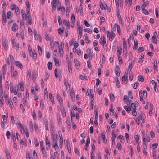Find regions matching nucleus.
I'll return each mask as SVG.
<instances>
[{"instance_id":"1","label":"nucleus","mask_w":159,"mask_h":159,"mask_svg":"<svg viewBox=\"0 0 159 159\" xmlns=\"http://www.w3.org/2000/svg\"><path fill=\"white\" fill-rule=\"evenodd\" d=\"M106 33L107 37L109 38L110 41H112L115 37V33L114 32L112 31L111 32L108 31Z\"/></svg>"},{"instance_id":"2","label":"nucleus","mask_w":159,"mask_h":159,"mask_svg":"<svg viewBox=\"0 0 159 159\" xmlns=\"http://www.w3.org/2000/svg\"><path fill=\"white\" fill-rule=\"evenodd\" d=\"M16 125H18L19 126L21 133L22 134H24V132L27 129L25 126L23 125L20 122L17 123H16Z\"/></svg>"},{"instance_id":"3","label":"nucleus","mask_w":159,"mask_h":159,"mask_svg":"<svg viewBox=\"0 0 159 159\" xmlns=\"http://www.w3.org/2000/svg\"><path fill=\"white\" fill-rule=\"evenodd\" d=\"M11 43L13 47H15L16 48V51L17 52H19L20 51V45L19 43L16 44V42L14 39H11Z\"/></svg>"},{"instance_id":"4","label":"nucleus","mask_w":159,"mask_h":159,"mask_svg":"<svg viewBox=\"0 0 159 159\" xmlns=\"http://www.w3.org/2000/svg\"><path fill=\"white\" fill-rule=\"evenodd\" d=\"M99 43L101 45H102L103 46L104 48H105V47H107L106 40V38L105 36H104L103 37L102 39V38H101L100 39Z\"/></svg>"},{"instance_id":"5","label":"nucleus","mask_w":159,"mask_h":159,"mask_svg":"<svg viewBox=\"0 0 159 159\" xmlns=\"http://www.w3.org/2000/svg\"><path fill=\"white\" fill-rule=\"evenodd\" d=\"M115 73L117 76H119L120 75V72H121L120 67L118 65L116 66L115 69Z\"/></svg>"},{"instance_id":"6","label":"nucleus","mask_w":159,"mask_h":159,"mask_svg":"<svg viewBox=\"0 0 159 159\" xmlns=\"http://www.w3.org/2000/svg\"><path fill=\"white\" fill-rule=\"evenodd\" d=\"M46 148L47 150H48L50 147V141L48 137H45Z\"/></svg>"},{"instance_id":"7","label":"nucleus","mask_w":159,"mask_h":159,"mask_svg":"<svg viewBox=\"0 0 159 159\" xmlns=\"http://www.w3.org/2000/svg\"><path fill=\"white\" fill-rule=\"evenodd\" d=\"M116 7L118 8L119 6L120 7H123V0H115Z\"/></svg>"},{"instance_id":"8","label":"nucleus","mask_w":159,"mask_h":159,"mask_svg":"<svg viewBox=\"0 0 159 159\" xmlns=\"http://www.w3.org/2000/svg\"><path fill=\"white\" fill-rule=\"evenodd\" d=\"M4 98L6 102L7 105H8V104L12 102L11 99L8 98L7 95H5L4 96Z\"/></svg>"},{"instance_id":"9","label":"nucleus","mask_w":159,"mask_h":159,"mask_svg":"<svg viewBox=\"0 0 159 159\" xmlns=\"http://www.w3.org/2000/svg\"><path fill=\"white\" fill-rule=\"evenodd\" d=\"M6 40L5 38H4L2 39V44L4 47L5 50L7 51L8 49V44L6 42Z\"/></svg>"},{"instance_id":"10","label":"nucleus","mask_w":159,"mask_h":159,"mask_svg":"<svg viewBox=\"0 0 159 159\" xmlns=\"http://www.w3.org/2000/svg\"><path fill=\"white\" fill-rule=\"evenodd\" d=\"M18 25H17L16 23H14L13 24V25L11 28L12 31L13 32H16V31L18 30Z\"/></svg>"},{"instance_id":"11","label":"nucleus","mask_w":159,"mask_h":159,"mask_svg":"<svg viewBox=\"0 0 159 159\" xmlns=\"http://www.w3.org/2000/svg\"><path fill=\"white\" fill-rule=\"evenodd\" d=\"M117 56L121 55L122 52V48L121 46H119L117 48Z\"/></svg>"},{"instance_id":"12","label":"nucleus","mask_w":159,"mask_h":159,"mask_svg":"<svg viewBox=\"0 0 159 159\" xmlns=\"http://www.w3.org/2000/svg\"><path fill=\"white\" fill-rule=\"evenodd\" d=\"M57 98L58 101H59L60 105L61 106H63V100L61 97L59 95V94H57Z\"/></svg>"},{"instance_id":"13","label":"nucleus","mask_w":159,"mask_h":159,"mask_svg":"<svg viewBox=\"0 0 159 159\" xmlns=\"http://www.w3.org/2000/svg\"><path fill=\"white\" fill-rule=\"evenodd\" d=\"M116 26L117 27V32L119 35L121 33V30L120 26L117 24H115V30H116Z\"/></svg>"},{"instance_id":"14","label":"nucleus","mask_w":159,"mask_h":159,"mask_svg":"<svg viewBox=\"0 0 159 159\" xmlns=\"http://www.w3.org/2000/svg\"><path fill=\"white\" fill-rule=\"evenodd\" d=\"M27 78L29 81H31V70H28L27 72Z\"/></svg>"},{"instance_id":"15","label":"nucleus","mask_w":159,"mask_h":159,"mask_svg":"<svg viewBox=\"0 0 159 159\" xmlns=\"http://www.w3.org/2000/svg\"><path fill=\"white\" fill-rule=\"evenodd\" d=\"M32 76L33 78L32 80L33 82L34 83H35L36 79V73L35 71H34L33 72Z\"/></svg>"},{"instance_id":"16","label":"nucleus","mask_w":159,"mask_h":159,"mask_svg":"<svg viewBox=\"0 0 159 159\" xmlns=\"http://www.w3.org/2000/svg\"><path fill=\"white\" fill-rule=\"evenodd\" d=\"M63 24L66 26L67 27L68 29H69L70 26V22L66 20H64L63 21Z\"/></svg>"},{"instance_id":"17","label":"nucleus","mask_w":159,"mask_h":159,"mask_svg":"<svg viewBox=\"0 0 159 159\" xmlns=\"http://www.w3.org/2000/svg\"><path fill=\"white\" fill-rule=\"evenodd\" d=\"M41 152L43 154V155L44 157L47 158V152L45 149V148H43L41 149Z\"/></svg>"},{"instance_id":"18","label":"nucleus","mask_w":159,"mask_h":159,"mask_svg":"<svg viewBox=\"0 0 159 159\" xmlns=\"http://www.w3.org/2000/svg\"><path fill=\"white\" fill-rule=\"evenodd\" d=\"M26 19L29 24L31 25L32 24V18L31 15H27Z\"/></svg>"},{"instance_id":"19","label":"nucleus","mask_w":159,"mask_h":159,"mask_svg":"<svg viewBox=\"0 0 159 159\" xmlns=\"http://www.w3.org/2000/svg\"><path fill=\"white\" fill-rule=\"evenodd\" d=\"M49 98L51 102H52V104L54 105V97L52 96V93H50L49 94Z\"/></svg>"},{"instance_id":"20","label":"nucleus","mask_w":159,"mask_h":159,"mask_svg":"<svg viewBox=\"0 0 159 159\" xmlns=\"http://www.w3.org/2000/svg\"><path fill=\"white\" fill-rule=\"evenodd\" d=\"M4 152L6 155L7 159H11V157L10 155V153L8 151V150L7 149H6L4 151Z\"/></svg>"},{"instance_id":"21","label":"nucleus","mask_w":159,"mask_h":159,"mask_svg":"<svg viewBox=\"0 0 159 159\" xmlns=\"http://www.w3.org/2000/svg\"><path fill=\"white\" fill-rule=\"evenodd\" d=\"M138 48V41L136 39H135L134 41V46L133 47V49L136 50Z\"/></svg>"},{"instance_id":"22","label":"nucleus","mask_w":159,"mask_h":159,"mask_svg":"<svg viewBox=\"0 0 159 159\" xmlns=\"http://www.w3.org/2000/svg\"><path fill=\"white\" fill-rule=\"evenodd\" d=\"M128 77L127 73L126 72L124 73V75L122 77V80L123 82H125L126 80H127Z\"/></svg>"},{"instance_id":"23","label":"nucleus","mask_w":159,"mask_h":159,"mask_svg":"<svg viewBox=\"0 0 159 159\" xmlns=\"http://www.w3.org/2000/svg\"><path fill=\"white\" fill-rule=\"evenodd\" d=\"M74 62L75 63L76 67L78 69L80 67V65L78 61L76 59H74Z\"/></svg>"},{"instance_id":"24","label":"nucleus","mask_w":159,"mask_h":159,"mask_svg":"<svg viewBox=\"0 0 159 159\" xmlns=\"http://www.w3.org/2000/svg\"><path fill=\"white\" fill-rule=\"evenodd\" d=\"M53 60L54 61L55 64L56 66H58L60 65L59 61L58 59L54 57L53 58Z\"/></svg>"},{"instance_id":"25","label":"nucleus","mask_w":159,"mask_h":159,"mask_svg":"<svg viewBox=\"0 0 159 159\" xmlns=\"http://www.w3.org/2000/svg\"><path fill=\"white\" fill-rule=\"evenodd\" d=\"M116 86L117 88H120V84L117 78H116L115 80Z\"/></svg>"},{"instance_id":"26","label":"nucleus","mask_w":159,"mask_h":159,"mask_svg":"<svg viewBox=\"0 0 159 159\" xmlns=\"http://www.w3.org/2000/svg\"><path fill=\"white\" fill-rule=\"evenodd\" d=\"M101 137L103 141V143H106L107 142V140L105 137V134L104 133L101 134Z\"/></svg>"},{"instance_id":"27","label":"nucleus","mask_w":159,"mask_h":159,"mask_svg":"<svg viewBox=\"0 0 159 159\" xmlns=\"http://www.w3.org/2000/svg\"><path fill=\"white\" fill-rule=\"evenodd\" d=\"M94 116L95 118V120H98V115L97 108H95V111L94 112Z\"/></svg>"},{"instance_id":"28","label":"nucleus","mask_w":159,"mask_h":159,"mask_svg":"<svg viewBox=\"0 0 159 159\" xmlns=\"http://www.w3.org/2000/svg\"><path fill=\"white\" fill-rule=\"evenodd\" d=\"M68 70L70 73V75L72 74V70L71 68V63H69L68 66Z\"/></svg>"},{"instance_id":"29","label":"nucleus","mask_w":159,"mask_h":159,"mask_svg":"<svg viewBox=\"0 0 159 159\" xmlns=\"http://www.w3.org/2000/svg\"><path fill=\"white\" fill-rule=\"evenodd\" d=\"M132 2V0H125V4L127 5H128L129 7L131 6Z\"/></svg>"},{"instance_id":"30","label":"nucleus","mask_w":159,"mask_h":159,"mask_svg":"<svg viewBox=\"0 0 159 159\" xmlns=\"http://www.w3.org/2000/svg\"><path fill=\"white\" fill-rule=\"evenodd\" d=\"M66 141V142H67V146L68 152L69 153H71V150L70 144L69 143L68 140H67V141Z\"/></svg>"},{"instance_id":"31","label":"nucleus","mask_w":159,"mask_h":159,"mask_svg":"<svg viewBox=\"0 0 159 159\" xmlns=\"http://www.w3.org/2000/svg\"><path fill=\"white\" fill-rule=\"evenodd\" d=\"M18 72L16 70L13 71L12 73H11V76L12 77H14L16 78L17 76Z\"/></svg>"},{"instance_id":"32","label":"nucleus","mask_w":159,"mask_h":159,"mask_svg":"<svg viewBox=\"0 0 159 159\" xmlns=\"http://www.w3.org/2000/svg\"><path fill=\"white\" fill-rule=\"evenodd\" d=\"M77 31L79 32L80 30L81 32H82L83 28L80 25V23H77Z\"/></svg>"},{"instance_id":"33","label":"nucleus","mask_w":159,"mask_h":159,"mask_svg":"<svg viewBox=\"0 0 159 159\" xmlns=\"http://www.w3.org/2000/svg\"><path fill=\"white\" fill-rule=\"evenodd\" d=\"M16 65L17 66L19 67L20 69L22 70L23 69V66L22 64L20 63L19 62L17 61L16 62Z\"/></svg>"},{"instance_id":"34","label":"nucleus","mask_w":159,"mask_h":159,"mask_svg":"<svg viewBox=\"0 0 159 159\" xmlns=\"http://www.w3.org/2000/svg\"><path fill=\"white\" fill-rule=\"evenodd\" d=\"M19 85L21 90L22 91H23L24 90V84L23 82H20L19 84Z\"/></svg>"},{"instance_id":"35","label":"nucleus","mask_w":159,"mask_h":159,"mask_svg":"<svg viewBox=\"0 0 159 159\" xmlns=\"http://www.w3.org/2000/svg\"><path fill=\"white\" fill-rule=\"evenodd\" d=\"M61 107H62V109H61V113L63 116V117H65L66 116V113L65 110L63 106Z\"/></svg>"},{"instance_id":"36","label":"nucleus","mask_w":159,"mask_h":159,"mask_svg":"<svg viewBox=\"0 0 159 159\" xmlns=\"http://www.w3.org/2000/svg\"><path fill=\"white\" fill-rule=\"evenodd\" d=\"M134 137L137 143L138 144H139V136L138 135H135L134 136Z\"/></svg>"},{"instance_id":"37","label":"nucleus","mask_w":159,"mask_h":159,"mask_svg":"<svg viewBox=\"0 0 159 159\" xmlns=\"http://www.w3.org/2000/svg\"><path fill=\"white\" fill-rule=\"evenodd\" d=\"M52 139H55V130L50 131Z\"/></svg>"},{"instance_id":"38","label":"nucleus","mask_w":159,"mask_h":159,"mask_svg":"<svg viewBox=\"0 0 159 159\" xmlns=\"http://www.w3.org/2000/svg\"><path fill=\"white\" fill-rule=\"evenodd\" d=\"M12 13L11 11H9L7 13V17L8 19L11 18L12 16Z\"/></svg>"},{"instance_id":"39","label":"nucleus","mask_w":159,"mask_h":159,"mask_svg":"<svg viewBox=\"0 0 159 159\" xmlns=\"http://www.w3.org/2000/svg\"><path fill=\"white\" fill-rule=\"evenodd\" d=\"M52 66V63L51 62H49L47 64L48 68L49 70H51Z\"/></svg>"},{"instance_id":"40","label":"nucleus","mask_w":159,"mask_h":159,"mask_svg":"<svg viewBox=\"0 0 159 159\" xmlns=\"http://www.w3.org/2000/svg\"><path fill=\"white\" fill-rule=\"evenodd\" d=\"M38 50L39 55L41 56L42 54V49L39 46H38Z\"/></svg>"},{"instance_id":"41","label":"nucleus","mask_w":159,"mask_h":159,"mask_svg":"<svg viewBox=\"0 0 159 159\" xmlns=\"http://www.w3.org/2000/svg\"><path fill=\"white\" fill-rule=\"evenodd\" d=\"M2 22L3 24V25H5V24L7 22V20H6V16H4V17H2Z\"/></svg>"},{"instance_id":"42","label":"nucleus","mask_w":159,"mask_h":159,"mask_svg":"<svg viewBox=\"0 0 159 159\" xmlns=\"http://www.w3.org/2000/svg\"><path fill=\"white\" fill-rule=\"evenodd\" d=\"M118 60L119 61V64L120 65H121L123 63V60L122 57L120 56H117Z\"/></svg>"},{"instance_id":"43","label":"nucleus","mask_w":159,"mask_h":159,"mask_svg":"<svg viewBox=\"0 0 159 159\" xmlns=\"http://www.w3.org/2000/svg\"><path fill=\"white\" fill-rule=\"evenodd\" d=\"M0 97L2 99L3 97V89L2 88H0Z\"/></svg>"},{"instance_id":"44","label":"nucleus","mask_w":159,"mask_h":159,"mask_svg":"<svg viewBox=\"0 0 159 159\" xmlns=\"http://www.w3.org/2000/svg\"><path fill=\"white\" fill-rule=\"evenodd\" d=\"M84 31L85 32H88L90 34L92 32V30L89 28L84 29Z\"/></svg>"},{"instance_id":"45","label":"nucleus","mask_w":159,"mask_h":159,"mask_svg":"<svg viewBox=\"0 0 159 159\" xmlns=\"http://www.w3.org/2000/svg\"><path fill=\"white\" fill-rule=\"evenodd\" d=\"M50 127V131L54 130V125L52 121L51 122Z\"/></svg>"},{"instance_id":"46","label":"nucleus","mask_w":159,"mask_h":159,"mask_svg":"<svg viewBox=\"0 0 159 159\" xmlns=\"http://www.w3.org/2000/svg\"><path fill=\"white\" fill-rule=\"evenodd\" d=\"M63 31L64 29L62 30L61 28H60L58 29V32L61 35V34H63Z\"/></svg>"},{"instance_id":"47","label":"nucleus","mask_w":159,"mask_h":159,"mask_svg":"<svg viewBox=\"0 0 159 159\" xmlns=\"http://www.w3.org/2000/svg\"><path fill=\"white\" fill-rule=\"evenodd\" d=\"M155 38V36H153L152 37L151 39L154 43L157 44V40Z\"/></svg>"},{"instance_id":"48","label":"nucleus","mask_w":159,"mask_h":159,"mask_svg":"<svg viewBox=\"0 0 159 159\" xmlns=\"http://www.w3.org/2000/svg\"><path fill=\"white\" fill-rule=\"evenodd\" d=\"M18 91V87H15L14 88V94L15 95H16L17 94Z\"/></svg>"},{"instance_id":"49","label":"nucleus","mask_w":159,"mask_h":159,"mask_svg":"<svg viewBox=\"0 0 159 159\" xmlns=\"http://www.w3.org/2000/svg\"><path fill=\"white\" fill-rule=\"evenodd\" d=\"M138 80L139 81L143 82L144 81V78L142 76H139V75L138 76Z\"/></svg>"},{"instance_id":"50","label":"nucleus","mask_w":159,"mask_h":159,"mask_svg":"<svg viewBox=\"0 0 159 159\" xmlns=\"http://www.w3.org/2000/svg\"><path fill=\"white\" fill-rule=\"evenodd\" d=\"M44 124L45 129L47 131L48 129L47 121L46 120V121H44Z\"/></svg>"},{"instance_id":"51","label":"nucleus","mask_w":159,"mask_h":159,"mask_svg":"<svg viewBox=\"0 0 159 159\" xmlns=\"http://www.w3.org/2000/svg\"><path fill=\"white\" fill-rule=\"evenodd\" d=\"M110 98L111 101L113 102L115 100V97L114 95L112 94H110Z\"/></svg>"},{"instance_id":"52","label":"nucleus","mask_w":159,"mask_h":159,"mask_svg":"<svg viewBox=\"0 0 159 159\" xmlns=\"http://www.w3.org/2000/svg\"><path fill=\"white\" fill-rule=\"evenodd\" d=\"M59 52L60 57H62L63 55V50L62 48H59Z\"/></svg>"},{"instance_id":"53","label":"nucleus","mask_w":159,"mask_h":159,"mask_svg":"<svg viewBox=\"0 0 159 159\" xmlns=\"http://www.w3.org/2000/svg\"><path fill=\"white\" fill-rule=\"evenodd\" d=\"M40 105L41 109L43 110L44 107V104L42 100H40Z\"/></svg>"},{"instance_id":"54","label":"nucleus","mask_w":159,"mask_h":159,"mask_svg":"<svg viewBox=\"0 0 159 159\" xmlns=\"http://www.w3.org/2000/svg\"><path fill=\"white\" fill-rule=\"evenodd\" d=\"M90 143V139L89 137H88L87 139L86 144L85 146L88 147Z\"/></svg>"},{"instance_id":"55","label":"nucleus","mask_w":159,"mask_h":159,"mask_svg":"<svg viewBox=\"0 0 159 159\" xmlns=\"http://www.w3.org/2000/svg\"><path fill=\"white\" fill-rule=\"evenodd\" d=\"M40 146L41 149L45 148L44 146L43 142V141H41L40 142Z\"/></svg>"},{"instance_id":"56","label":"nucleus","mask_w":159,"mask_h":159,"mask_svg":"<svg viewBox=\"0 0 159 159\" xmlns=\"http://www.w3.org/2000/svg\"><path fill=\"white\" fill-rule=\"evenodd\" d=\"M96 87H98L99 85V84L100 83L101 81L98 78H97L96 79Z\"/></svg>"},{"instance_id":"57","label":"nucleus","mask_w":159,"mask_h":159,"mask_svg":"<svg viewBox=\"0 0 159 159\" xmlns=\"http://www.w3.org/2000/svg\"><path fill=\"white\" fill-rule=\"evenodd\" d=\"M128 97L129 98L131 99H133V94L131 91H129L128 92Z\"/></svg>"},{"instance_id":"58","label":"nucleus","mask_w":159,"mask_h":159,"mask_svg":"<svg viewBox=\"0 0 159 159\" xmlns=\"http://www.w3.org/2000/svg\"><path fill=\"white\" fill-rule=\"evenodd\" d=\"M57 19L59 25H62V21L61 17L59 16H57Z\"/></svg>"},{"instance_id":"59","label":"nucleus","mask_w":159,"mask_h":159,"mask_svg":"<svg viewBox=\"0 0 159 159\" xmlns=\"http://www.w3.org/2000/svg\"><path fill=\"white\" fill-rule=\"evenodd\" d=\"M88 67L89 68H92V65L91 64V61L90 60H88L87 62Z\"/></svg>"},{"instance_id":"60","label":"nucleus","mask_w":159,"mask_h":159,"mask_svg":"<svg viewBox=\"0 0 159 159\" xmlns=\"http://www.w3.org/2000/svg\"><path fill=\"white\" fill-rule=\"evenodd\" d=\"M51 5L52 6V10H55L56 9V4L52 2L51 3Z\"/></svg>"},{"instance_id":"61","label":"nucleus","mask_w":159,"mask_h":159,"mask_svg":"<svg viewBox=\"0 0 159 159\" xmlns=\"http://www.w3.org/2000/svg\"><path fill=\"white\" fill-rule=\"evenodd\" d=\"M118 138L120 139V141L121 143H122L124 140V138L122 135H120L118 137Z\"/></svg>"},{"instance_id":"62","label":"nucleus","mask_w":159,"mask_h":159,"mask_svg":"<svg viewBox=\"0 0 159 159\" xmlns=\"http://www.w3.org/2000/svg\"><path fill=\"white\" fill-rule=\"evenodd\" d=\"M124 101L126 102L127 103L128 102L129 99L128 98L127 96L125 95L124 96Z\"/></svg>"},{"instance_id":"63","label":"nucleus","mask_w":159,"mask_h":159,"mask_svg":"<svg viewBox=\"0 0 159 159\" xmlns=\"http://www.w3.org/2000/svg\"><path fill=\"white\" fill-rule=\"evenodd\" d=\"M6 135L8 139H9L10 138L11 133L9 131H7L6 133Z\"/></svg>"},{"instance_id":"64","label":"nucleus","mask_w":159,"mask_h":159,"mask_svg":"<svg viewBox=\"0 0 159 159\" xmlns=\"http://www.w3.org/2000/svg\"><path fill=\"white\" fill-rule=\"evenodd\" d=\"M26 157L27 159H33V157L30 156V155L29 153L26 154Z\"/></svg>"}]
</instances>
